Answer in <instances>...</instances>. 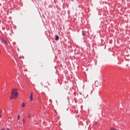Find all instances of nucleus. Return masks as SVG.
<instances>
[{
	"label": "nucleus",
	"instance_id": "f8f14e48",
	"mask_svg": "<svg viewBox=\"0 0 130 130\" xmlns=\"http://www.w3.org/2000/svg\"><path fill=\"white\" fill-rule=\"evenodd\" d=\"M0 117H2V115H0Z\"/></svg>",
	"mask_w": 130,
	"mask_h": 130
},
{
	"label": "nucleus",
	"instance_id": "1a4fd4ad",
	"mask_svg": "<svg viewBox=\"0 0 130 130\" xmlns=\"http://www.w3.org/2000/svg\"><path fill=\"white\" fill-rule=\"evenodd\" d=\"M48 85L49 86H50V84H49V83H48Z\"/></svg>",
	"mask_w": 130,
	"mask_h": 130
},
{
	"label": "nucleus",
	"instance_id": "7ed1b4c3",
	"mask_svg": "<svg viewBox=\"0 0 130 130\" xmlns=\"http://www.w3.org/2000/svg\"><path fill=\"white\" fill-rule=\"evenodd\" d=\"M2 41H3V43H5V44H7V41L4 39V38H2Z\"/></svg>",
	"mask_w": 130,
	"mask_h": 130
},
{
	"label": "nucleus",
	"instance_id": "20e7f679",
	"mask_svg": "<svg viewBox=\"0 0 130 130\" xmlns=\"http://www.w3.org/2000/svg\"><path fill=\"white\" fill-rule=\"evenodd\" d=\"M58 39H59V37H58V36H56V38L55 39V40L57 41V40H58Z\"/></svg>",
	"mask_w": 130,
	"mask_h": 130
},
{
	"label": "nucleus",
	"instance_id": "ddd939ff",
	"mask_svg": "<svg viewBox=\"0 0 130 130\" xmlns=\"http://www.w3.org/2000/svg\"><path fill=\"white\" fill-rule=\"evenodd\" d=\"M1 130H5V129H2Z\"/></svg>",
	"mask_w": 130,
	"mask_h": 130
},
{
	"label": "nucleus",
	"instance_id": "423d86ee",
	"mask_svg": "<svg viewBox=\"0 0 130 130\" xmlns=\"http://www.w3.org/2000/svg\"><path fill=\"white\" fill-rule=\"evenodd\" d=\"M25 103H23L22 104V107H25Z\"/></svg>",
	"mask_w": 130,
	"mask_h": 130
},
{
	"label": "nucleus",
	"instance_id": "9d476101",
	"mask_svg": "<svg viewBox=\"0 0 130 130\" xmlns=\"http://www.w3.org/2000/svg\"><path fill=\"white\" fill-rule=\"evenodd\" d=\"M7 130H11V129L9 128H7Z\"/></svg>",
	"mask_w": 130,
	"mask_h": 130
},
{
	"label": "nucleus",
	"instance_id": "f257e3e1",
	"mask_svg": "<svg viewBox=\"0 0 130 130\" xmlns=\"http://www.w3.org/2000/svg\"><path fill=\"white\" fill-rule=\"evenodd\" d=\"M18 96H19V94H18V92H17V89H13L11 92V97L10 98V99H17Z\"/></svg>",
	"mask_w": 130,
	"mask_h": 130
},
{
	"label": "nucleus",
	"instance_id": "9b49d317",
	"mask_svg": "<svg viewBox=\"0 0 130 130\" xmlns=\"http://www.w3.org/2000/svg\"><path fill=\"white\" fill-rule=\"evenodd\" d=\"M23 123H24V118H23Z\"/></svg>",
	"mask_w": 130,
	"mask_h": 130
},
{
	"label": "nucleus",
	"instance_id": "6e6552de",
	"mask_svg": "<svg viewBox=\"0 0 130 130\" xmlns=\"http://www.w3.org/2000/svg\"><path fill=\"white\" fill-rule=\"evenodd\" d=\"M17 119H18V120H19V119H20V115H18Z\"/></svg>",
	"mask_w": 130,
	"mask_h": 130
},
{
	"label": "nucleus",
	"instance_id": "0eeeda50",
	"mask_svg": "<svg viewBox=\"0 0 130 130\" xmlns=\"http://www.w3.org/2000/svg\"><path fill=\"white\" fill-rule=\"evenodd\" d=\"M28 118H31V114H28Z\"/></svg>",
	"mask_w": 130,
	"mask_h": 130
},
{
	"label": "nucleus",
	"instance_id": "f03ea898",
	"mask_svg": "<svg viewBox=\"0 0 130 130\" xmlns=\"http://www.w3.org/2000/svg\"><path fill=\"white\" fill-rule=\"evenodd\" d=\"M30 101H33V93H31L30 96Z\"/></svg>",
	"mask_w": 130,
	"mask_h": 130
},
{
	"label": "nucleus",
	"instance_id": "39448f33",
	"mask_svg": "<svg viewBox=\"0 0 130 130\" xmlns=\"http://www.w3.org/2000/svg\"><path fill=\"white\" fill-rule=\"evenodd\" d=\"M99 84V83L98 82V81H95V86H96V87H98V84Z\"/></svg>",
	"mask_w": 130,
	"mask_h": 130
}]
</instances>
